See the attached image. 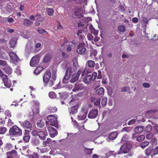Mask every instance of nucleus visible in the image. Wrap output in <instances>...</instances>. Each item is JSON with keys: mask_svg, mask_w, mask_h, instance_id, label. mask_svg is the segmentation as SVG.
Listing matches in <instances>:
<instances>
[{"mask_svg": "<svg viewBox=\"0 0 158 158\" xmlns=\"http://www.w3.org/2000/svg\"><path fill=\"white\" fill-rule=\"evenodd\" d=\"M9 135L13 137L21 136L22 135V130L17 126H13L10 128Z\"/></svg>", "mask_w": 158, "mask_h": 158, "instance_id": "f257e3e1", "label": "nucleus"}, {"mask_svg": "<svg viewBox=\"0 0 158 158\" xmlns=\"http://www.w3.org/2000/svg\"><path fill=\"white\" fill-rule=\"evenodd\" d=\"M131 149V145L129 143H124L121 145L119 151L116 154L120 155L122 154H126L128 153Z\"/></svg>", "mask_w": 158, "mask_h": 158, "instance_id": "f03ea898", "label": "nucleus"}, {"mask_svg": "<svg viewBox=\"0 0 158 158\" xmlns=\"http://www.w3.org/2000/svg\"><path fill=\"white\" fill-rule=\"evenodd\" d=\"M57 118L56 117H54L52 115H49L47 117V119L50 122V124L58 128L59 125L58 124V122Z\"/></svg>", "mask_w": 158, "mask_h": 158, "instance_id": "7ed1b4c3", "label": "nucleus"}, {"mask_svg": "<svg viewBox=\"0 0 158 158\" xmlns=\"http://www.w3.org/2000/svg\"><path fill=\"white\" fill-rule=\"evenodd\" d=\"M97 73L94 72L91 75L89 74L85 77L83 80L84 82L87 84H89L91 81H94L96 78Z\"/></svg>", "mask_w": 158, "mask_h": 158, "instance_id": "20e7f679", "label": "nucleus"}, {"mask_svg": "<svg viewBox=\"0 0 158 158\" xmlns=\"http://www.w3.org/2000/svg\"><path fill=\"white\" fill-rule=\"evenodd\" d=\"M72 73H73V72L72 71V67H69L66 70L65 76L62 80L63 83H67L68 80L70 77V76Z\"/></svg>", "mask_w": 158, "mask_h": 158, "instance_id": "39448f33", "label": "nucleus"}, {"mask_svg": "<svg viewBox=\"0 0 158 158\" xmlns=\"http://www.w3.org/2000/svg\"><path fill=\"white\" fill-rule=\"evenodd\" d=\"M51 77V73L50 71L49 70H47L43 76V80L44 82L45 83V86L48 85L49 86Z\"/></svg>", "mask_w": 158, "mask_h": 158, "instance_id": "423d86ee", "label": "nucleus"}, {"mask_svg": "<svg viewBox=\"0 0 158 158\" xmlns=\"http://www.w3.org/2000/svg\"><path fill=\"white\" fill-rule=\"evenodd\" d=\"M40 57L39 55L34 56L31 58L30 63V65L32 67L35 66L40 62Z\"/></svg>", "mask_w": 158, "mask_h": 158, "instance_id": "0eeeda50", "label": "nucleus"}, {"mask_svg": "<svg viewBox=\"0 0 158 158\" xmlns=\"http://www.w3.org/2000/svg\"><path fill=\"white\" fill-rule=\"evenodd\" d=\"M85 44L83 43H80L79 44L77 49V52L80 54H83L85 51L86 49L85 48Z\"/></svg>", "mask_w": 158, "mask_h": 158, "instance_id": "6e6552de", "label": "nucleus"}, {"mask_svg": "<svg viewBox=\"0 0 158 158\" xmlns=\"http://www.w3.org/2000/svg\"><path fill=\"white\" fill-rule=\"evenodd\" d=\"M10 59L11 60L12 62L15 64L18 62L20 60L17 54L13 52H10L9 53Z\"/></svg>", "mask_w": 158, "mask_h": 158, "instance_id": "1a4fd4ad", "label": "nucleus"}, {"mask_svg": "<svg viewBox=\"0 0 158 158\" xmlns=\"http://www.w3.org/2000/svg\"><path fill=\"white\" fill-rule=\"evenodd\" d=\"M98 113V110L96 109L92 110L89 113L88 117L91 119L97 117Z\"/></svg>", "mask_w": 158, "mask_h": 158, "instance_id": "9d476101", "label": "nucleus"}, {"mask_svg": "<svg viewBox=\"0 0 158 158\" xmlns=\"http://www.w3.org/2000/svg\"><path fill=\"white\" fill-rule=\"evenodd\" d=\"M52 57V53L51 52H49L46 54L45 55L43 60V63H47L50 61Z\"/></svg>", "mask_w": 158, "mask_h": 158, "instance_id": "9b49d317", "label": "nucleus"}, {"mask_svg": "<svg viewBox=\"0 0 158 158\" xmlns=\"http://www.w3.org/2000/svg\"><path fill=\"white\" fill-rule=\"evenodd\" d=\"M56 71H53L52 72V77L49 82V86H52L54 84L56 78Z\"/></svg>", "mask_w": 158, "mask_h": 158, "instance_id": "f8f14e48", "label": "nucleus"}, {"mask_svg": "<svg viewBox=\"0 0 158 158\" xmlns=\"http://www.w3.org/2000/svg\"><path fill=\"white\" fill-rule=\"evenodd\" d=\"M21 125L24 129H30L32 127V124L27 120L21 123Z\"/></svg>", "mask_w": 158, "mask_h": 158, "instance_id": "ddd939ff", "label": "nucleus"}, {"mask_svg": "<svg viewBox=\"0 0 158 158\" xmlns=\"http://www.w3.org/2000/svg\"><path fill=\"white\" fill-rule=\"evenodd\" d=\"M2 80L4 85L8 88H10L12 83L11 81L8 78L7 76L2 79Z\"/></svg>", "mask_w": 158, "mask_h": 158, "instance_id": "4468645a", "label": "nucleus"}, {"mask_svg": "<svg viewBox=\"0 0 158 158\" xmlns=\"http://www.w3.org/2000/svg\"><path fill=\"white\" fill-rule=\"evenodd\" d=\"M40 103L37 101H36L35 102V104L34 105V107L32 110L33 113V116L34 114H39V107Z\"/></svg>", "mask_w": 158, "mask_h": 158, "instance_id": "2eb2a0df", "label": "nucleus"}, {"mask_svg": "<svg viewBox=\"0 0 158 158\" xmlns=\"http://www.w3.org/2000/svg\"><path fill=\"white\" fill-rule=\"evenodd\" d=\"M48 129L50 134V136L51 137H54L57 135V131L53 127H48Z\"/></svg>", "mask_w": 158, "mask_h": 158, "instance_id": "dca6fc26", "label": "nucleus"}, {"mask_svg": "<svg viewBox=\"0 0 158 158\" xmlns=\"http://www.w3.org/2000/svg\"><path fill=\"white\" fill-rule=\"evenodd\" d=\"M79 103H77L74 106H71L69 109V111L70 114H74L77 112V109L79 107Z\"/></svg>", "mask_w": 158, "mask_h": 158, "instance_id": "f3484780", "label": "nucleus"}, {"mask_svg": "<svg viewBox=\"0 0 158 158\" xmlns=\"http://www.w3.org/2000/svg\"><path fill=\"white\" fill-rule=\"evenodd\" d=\"M84 86L82 84L77 82L76 83L72 91L76 92L79 90H82Z\"/></svg>", "mask_w": 158, "mask_h": 158, "instance_id": "a211bd4d", "label": "nucleus"}, {"mask_svg": "<svg viewBox=\"0 0 158 158\" xmlns=\"http://www.w3.org/2000/svg\"><path fill=\"white\" fill-rule=\"evenodd\" d=\"M48 133L46 131L44 132L39 131L38 135L41 140H44L46 139V137Z\"/></svg>", "mask_w": 158, "mask_h": 158, "instance_id": "6ab92c4d", "label": "nucleus"}, {"mask_svg": "<svg viewBox=\"0 0 158 158\" xmlns=\"http://www.w3.org/2000/svg\"><path fill=\"white\" fill-rule=\"evenodd\" d=\"M3 70L8 74H10L12 72L11 68L9 65L6 66L3 69Z\"/></svg>", "mask_w": 158, "mask_h": 158, "instance_id": "aec40b11", "label": "nucleus"}, {"mask_svg": "<svg viewBox=\"0 0 158 158\" xmlns=\"http://www.w3.org/2000/svg\"><path fill=\"white\" fill-rule=\"evenodd\" d=\"M32 21L29 19H25L23 21V24L24 26L26 27H29L33 24Z\"/></svg>", "mask_w": 158, "mask_h": 158, "instance_id": "412c9836", "label": "nucleus"}, {"mask_svg": "<svg viewBox=\"0 0 158 158\" xmlns=\"http://www.w3.org/2000/svg\"><path fill=\"white\" fill-rule=\"evenodd\" d=\"M143 127L142 126H137L134 128V131L135 133H140L143 131Z\"/></svg>", "mask_w": 158, "mask_h": 158, "instance_id": "4be33fe9", "label": "nucleus"}, {"mask_svg": "<svg viewBox=\"0 0 158 158\" xmlns=\"http://www.w3.org/2000/svg\"><path fill=\"white\" fill-rule=\"evenodd\" d=\"M153 152V149L151 148H149L145 150V154L146 156L149 157V156H151Z\"/></svg>", "mask_w": 158, "mask_h": 158, "instance_id": "5701e85b", "label": "nucleus"}, {"mask_svg": "<svg viewBox=\"0 0 158 158\" xmlns=\"http://www.w3.org/2000/svg\"><path fill=\"white\" fill-rule=\"evenodd\" d=\"M17 43V40L16 39L12 38L10 40L9 44L10 45V47L14 48L16 46Z\"/></svg>", "mask_w": 158, "mask_h": 158, "instance_id": "b1692460", "label": "nucleus"}, {"mask_svg": "<svg viewBox=\"0 0 158 158\" xmlns=\"http://www.w3.org/2000/svg\"><path fill=\"white\" fill-rule=\"evenodd\" d=\"M45 122L44 120H40L36 123L37 127L40 128L43 127L45 125Z\"/></svg>", "mask_w": 158, "mask_h": 158, "instance_id": "393cba45", "label": "nucleus"}, {"mask_svg": "<svg viewBox=\"0 0 158 158\" xmlns=\"http://www.w3.org/2000/svg\"><path fill=\"white\" fill-rule=\"evenodd\" d=\"M74 15L75 16H78V18H81V8H77L74 12Z\"/></svg>", "mask_w": 158, "mask_h": 158, "instance_id": "a878e982", "label": "nucleus"}, {"mask_svg": "<svg viewBox=\"0 0 158 158\" xmlns=\"http://www.w3.org/2000/svg\"><path fill=\"white\" fill-rule=\"evenodd\" d=\"M31 143L34 145H38L40 143L39 139L36 138H33L31 139Z\"/></svg>", "mask_w": 158, "mask_h": 158, "instance_id": "bb28decb", "label": "nucleus"}, {"mask_svg": "<svg viewBox=\"0 0 158 158\" xmlns=\"http://www.w3.org/2000/svg\"><path fill=\"white\" fill-rule=\"evenodd\" d=\"M104 89L103 88L101 87L97 90L96 91V94L99 95H102L104 94Z\"/></svg>", "mask_w": 158, "mask_h": 158, "instance_id": "cd10ccee", "label": "nucleus"}, {"mask_svg": "<svg viewBox=\"0 0 158 158\" xmlns=\"http://www.w3.org/2000/svg\"><path fill=\"white\" fill-rule=\"evenodd\" d=\"M117 135L118 134L116 132H114L109 135V138L111 140H114L116 138Z\"/></svg>", "mask_w": 158, "mask_h": 158, "instance_id": "c85d7f7f", "label": "nucleus"}, {"mask_svg": "<svg viewBox=\"0 0 158 158\" xmlns=\"http://www.w3.org/2000/svg\"><path fill=\"white\" fill-rule=\"evenodd\" d=\"M149 142L147 141H145L139 144V146L143 149H144L149 144Z\"/></svg>", "mask_w": 158, "mask_h": 158, "instance_id": "c756f323", "label": "nucleus"}, {"mask_svg": "<svg viewBox=\"0 0 158 158\" xmlns=\"http://www.w3.org/2000/svg\"><path fill=\"white\" fill-rule=\"evenodd\" d=\"M86 64L89 67H93L94 66L95 63L94 61L89 60L87 62Z\"/></svg>", "mask_w": 158, "mask_h": 158, "instance_id": "7c9ffc66", "label": "nucleus"}, {"mask_svg": "<svg viewBox=\"0 0 158 158\" xmlns=\"http://www.w3.org/2000/svg\"><path fill=\"white\" fill-rule=\"evenodd\" d=\"M156 112V110H153L147 111L145 115L146 116L148 117L152 115L155 113Z\"/></svg>", "mask_w": 158, "mask_h": 158, "instance_id": "2f4dec72", "label": "nucleus"}, {"mask_svg": "<svg viewBox=\"0 0 158 158\" xmlns=\"http://www.w3.org/2000/svg\"><path fill=\"white\" fill-rule=\"evenodd\" d=\"M78 102V100L77 99H74V98H72L70 101L69 102V104L70 105H75Z\"/></svg>", "mask_w": 158, "mask_h": 158, "instance_id": "473e14b6", "label": "nucleus"}, {"mask_svg": "<svg viewBox=\"0 0 158 158\" xmlns=\"http://www.w3.org/2000/svg\"><path fill=\"white\" fill-rule=\"evenodd\" d=\"M43 69L42 67H38L34 71V73L36 75L39 74L40 72Z\"/></svg>", "mask_w": 158, "mask_h": 158, "instance_id": "72a5a7b5", "label": "nucleus"}, {"mask_svg": "<svg viewBox=\"0 0 158 158\" xmlns=\"http://www.w3.org/2000/svg\"><path fill=\"white\" fill-rule=\"evenodd\" d=\"M35 17L36 18V20L39 22H41L44 20V19L39 14H36Z\"/></svg>", "mask_w": 158, "mask_h": 158, "instance_id": "f704fd0d", "label": "nucleus"}, {"mask_svg": "<svg viewBox=\"0 0 158 158\" xmlns=\"http://www.w3.org/2000/svg\"><path fill=\"white\" fill-rule=\"evenodd\" d=\"M7 131V128L4 127H0V134L3 135L5 134Z\"/></svg>", "mask_w": 158, "mask_h": 158, "instance_id": "c9c22d12", "label": "nucleus"}, {"mask_svg": "<svg viewBox=\"0 0 158 158\" xmlns=\"http://www.w3.org/2000/svg\"><path fill=\"white\" fill-rule=\"evenodd\" d=\"M79 79V78L76 75H73L70 80L71 83H74Z\"/></svg>", "mask_w": 158, "mask_h": 158, "instance_id": "e433bc0d", "label": "nucleus"}, {"mask_svg": "<svg viewBox=\"0 0 158 158\" xmlns=\"http://www.w3.org/2000/svg\"><path fill=\"white\" fill-rule=\"evenodd\" d=\"M132 128L130 127H126L123 128L121 130V132L126 131L127 132H130L132 129Z\"/></svg>", "mask_w": 158, "mask_h": 158, "instance_id": "4c0bfd02", "label": "nucleus"}, {"mask_svg": "<svg viewBox=\"0 0 158 158\" xmlns=\"http://www.w3.org/2000/svg\"><path fill=\"white\" fill-rule=\"evenodd\" d=\"M91 26V28H90L91 33L95 35H97L98 33V31L96 30L92 26Z\"/></svg>", "mask_w": 158, "mask_h": 158, "instance_id": "58836bf2", "label": "nucleus"}, {"mask_svg": "<svg viewBox=\"0 0 158 158\" xmlns=\"http://www.w3.org/2000/svg\"><path fill=\"white\" fill-rule=\"evenodd\" d=\"M118 30L122 32H124L126 30L125 27L124 25H119L118 27Z\"/></svg>", "mask_w": 158, "mask_h": 158, "instance_id": "ea45409f", "label": "nucleus"}, {"mask_svg": "<svg viewBox=\"0 0 158 158\" xmlns=\"http://www.w3.org/2000/svg\"><path fill=\"white\" fill-rule=\"evenodd\" d=\"M52 140L50 138H48L46 141H44L43 143V145L45 146L48 144L51 143Z\"/></svg>", "mask_w": 158, "mask_h": 158, "instance_id": "a19ab883", "label": "nucleus"}, {"mask_svg": "<svg viewBox=\"0 0 158 158\" xmlns=\"http://www.w3.org/2000/svg\"><path fill=\"white\" fill-rule=\"evenodd\" d=\"M145 136L143 135H141L138 136L136 138V140L138 141L141 142L143 141L145 139Z\"/></svg>", "mask_w": 158, "mask_h": 158, "instance_id": "79ce46f5", "label": "nucleus"}, {"mask_svg": "<svg viewBox=\"0 0 158 158\" xmlns=\"http://www.w3.org/2000/svg\"><path fill=\"white\" fill-rule=\"evenodd\" d=\"M152 129V126L150 125H149L146 127L144 130V131L149 132L151 131Z\"/></svg>", "mask_w": 158, "mask_h": 158, "instance_id": "37998d69", "label": "nucleus"}, {"mask_svg": "<svg viewBox=\"0 0 158 158\" xmlns=\"http://www.w3.org/2000/svg\"><path fill=\"white\" fill-rule=\"evenodd\" d=\"M37 31L39 33L42 35H45V33H47V32L45 30L43 29H41L40 28H37Z\"/></svg>", "mask_w": 158, "mask_h": 158, "instance_id": "c03bdc74", "label": "nucleus"}, {"mask_svg": "<svg viewBox=\"0 0 158 158\" xmlns=\"http://www.w3.org/2000/svg\"><path fill=\"white\" fill-rule=\"evenodd\" d=\"M30 136H23V140L24 143H27L28 142L30 139Z\"/></svg>", "mask_w": 158, "mask_h": 158, "instance_id": "a18cd8bd", "label": "nucleus"}, {"mask_svg": "<svg viewBox=\"0 0 158 158\" xmlns=\"http://www.w3.org/2000/svg\"><path fill=\"white\" fill-rule=\"evenodd\" d=\"M73 65L77 69L78 67V64L76 59H73Z\"/></svg>", "mask_w": 158, "mask_h": 158, "instance_id": "49530a36", "label": "nucleus"}, {"mask_svg": "<svg viewBox=\"0 0 158 158\" xmlns=\"http://www.w3.org/2000/svg\"><path fill=\"white\" fill-rule=\"evenodd\" d=\"M11 4H8L7 6L6 10L8 12H10L12 11L13 7Z\"/></svg>", "mask_w": 158, "mask_h": 158, "instance_id": "de8ad7c7", "label": "nucleus"}, {"mask_svg": "<svg viewBox=\"0 0 158 158\" xmlns=\"http://www.w3.org/2000/svg\"><path fill=\"white\" fill-rule=\"evenodd\" d=\"M47 11L48 15L52 16L54 12V10L52 8H47Z\"/></svg>", "mask_w": 158, "mask_h": 158, "instance_id": "09e8293b", "label": "nucleus"}, {"mask_svg": "<svg viewBox=\"0 0 158 158\" xmlns=\"http://www.w3.org/2000/svg\"><path fill=\"white\" fill-rule=\"evenodd\" d=\"M107 98L106 97L103 98L101 101V104L103 106H105L107 104Z\"/></svg>", "mask_w": 158, "mask_h": 158, "instance_id": "8fccbe9b", "label": "nucleus"}, {"mask_svg": "<svg viewBox=\"0 0 158 158\" xmlns=\"http://www.w3.org/2000/svg\"><path fill=\"white\" fill-rule=\"evenodd\" d=\"M8 153H9L11 155L15 157L17 155V152L15 150H13L11 152H7Z\"/></svg>", "mask_w": 158, "mask_h": 158, "instance_id": "3c124183", "label": "nucleus"}, {"mask_svg": "<svg viewBox=\"0 0 158 158\" xmlns=\"http://www.w3.org/2000/svg\"><path fill=\"white\" fill-rule=\"evenodd\" d=\"M49 96L51 98H55L56 97V95L53 92H50L48 94Z\"/></svg>", "mask_w": 158, "mask_h": 158, "instance_id": "603ef678", "label": "nucleus"}, {"mask_svg": "<svg viewBox=\"0 0 158 158\" xmlns=\"http://www.w3.org/2000/svg\"><path fill=\"white\" fill-rule=\"evenodd\" d=\"M101 99L99 98H98L94 102V105L98 106L99 107L100 106V102Z\"/></svg>", "mask_w": 158, "mask_h": 158, "instance_id": "864d4df0", "label": "nucleus"}, {"mask_svg": "<svg viewBox=\"0 0 158 158\" xmlns=\"http://www.w3.org/2000/svg\"><path fill=\"white\" fill-rule=\"evenodd\" d=\"M92 149H90L87 148L85 149V152L88 155H90L92 153Z\"/></svg>", "mask_w": 158, "mask_h": 158, "instance_id": "5fc2aeb1", "label": "nucleus"}, {"mask_svg": "<svg viewBox=\"0 0 158 158\" xmlns=\"http://www.w3.org/2000/svg\"><path fill=\"white\" fill-rule=\"evenodd\" d=\"M87 112H85L84 114L82 116H78V118L79 119L81 120H83L86 117L87 114Z\"/></svg>", "mask_w": 158, "mask_h": 158, "instance_id": "6e6d98bb", "label": "nucleus"}, {"mask_svg": "<svg viewBox=\"0 0 158 158\" xmlns=\"http://www.w3.org/2000/svg\"><path fill=\"white\" fill-rule=\"evenodd\" d=\"M37 155V153H34L33 155H28L27 156L29 158H37L38 157Z\"/></svg>", "mask_w": 158, "mask_h": 158, "instance_id": "4d7b16f0", "label": "nucleus"}, {"mask_svg": "<svg viewBox=\"0 0 158 158\" xmlns=\"http://www.w3.org/2000/svg\"><path fill=\"white\" fill-rule=\"evenodd\" d=\"M49 110L51 112L55 113L57 111V109L56 107H54L50 108Z\"/></svg>", "mask_w": 158, "mask_h": 158, "instance_id": "13d9d810", "label": "nucleus"}, {"mask_svg": "<svg viewBox=\"0 0 158 158\" xmlns=\"http://www.w3.org/2000/svg\"><path fill=\"white\" fill-rule=\"evenodd\" d=\"M0 65L2 66H6L8 65L6 61L2 60L0 59Z\"/></svg>", "mask_w": 158, "mask_h": 158, "instance_id": "bf43d9fd", "label": "nucleus"}, {"mask_svg": "<svg viewBox=\"0 0 158 158\" xmlns=\"http://www.w3.org/2000/svg\"><path fill=\"white\" fill-rule=\"evenodd\" d=\"M143 20L145 23L144 26L145 27H147V25L148 23V20L145 17H143Z\"/></svg>", "mask_w": 158, "mask_h": 158, "instance_id": "052dcab7", "label": "nucleus"}, {"mask_svg": "<svg viewBox=\"0 0 158 158\" xmlns=\"http://www.w3.org/2000/svg\"><path fill=\"white\" fill-rule=\"evenodd\" d=\"M121 89L122 92H126L130 90V88L129 87L124 86Z\"/></svg>", "mask_w": 158, "mask_h": 158, "instance_id": "680f3d73", "label": "nucleus"}, {"mask_svg": "<svg viewBox=\"0 0 158 158\" xmlns=\"http://www.w3.org/2000/svg\"><path fill=\"white\" fill-rule=\"evenodd\" d=\"M62 55L63 57L65 59L69 57V55L64 52H62Z\"/></svg>", "mask_w": 158, "mask_h": 158, "instance_id": "e2e57ef3", "label": "nucleus"}, {"mask_svg": "<svg viewBox=\"0 0 158 158\" xmlns=\"http://www.w3.org/2000/svg\"><path fill=\"white\" fill-rule=\"evenodd\" d=\"M153 134L151 133H148L146 135V138L148 139H150L153 137Z\"/></svg>", "mask_w": 158, "mask_h": 158, "instance_id": "0e129e2a", "label": "nucleus"}, {"mask_svg": "<svg viewBox=\"0 0 158 158\" xmlns=\"http://www.w3.org/2000/svg\"><path fill=\"white\" fill-rule=\"evenodd\" d=\"M5 148L7 150H9L12 148V146L11 144L7 143L6 144Z\"/></svg>", "mask_w": 158, "mask_h": 158, "instance_id": "69168bd1", "label": "nucleus"}, {"mask_svg": "<svg viewBox=\"0 0 158 158\" xmlns=\"http://www.w3.org/2000/svg\"><path fill=\"white\" fill-rule=\"evenodd\" d=\"M153 129L155 133H158V125H155L153 127Z\"/></svg>", "mask_w": 158, "mask_h": 158, "instance_id": "338daca9", "label": "nucleus"}, {"mask_svg": "<svg viewBox=\"0 0 158 158\" xmlns=\"http://www.w3.org/2000/svg\"><path fill=\"white\" fill-rule=\"evenodd\" d=\"M128 139V137L127 135H123L122 139L121 141L124 142L127 141Z\"/></svg>", "mask_w": 158, "mask_h": 158, "instance_id": "774afa93", "label": "nucleus"}]
</instances>
